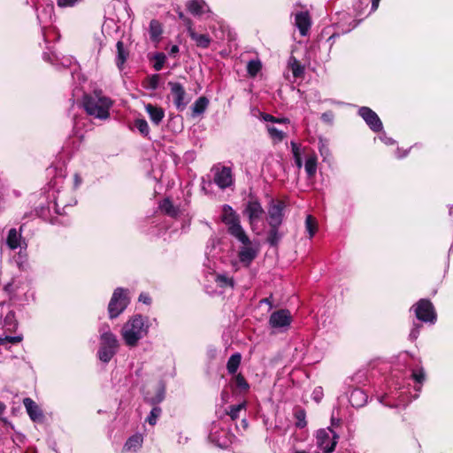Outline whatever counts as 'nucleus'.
I'll list each match as a JSON object with an SVG mask.
<instances>
[{"instance_id": "1", "label": "nucleus", "mask_w": 453, "mask_h": 453, "mask_svg": "<svg viewBox=\"0 0 453 453\" xmlns=\"http://www.w3.org/2000/svg\"><path fill=\"white\" fill-rule=\"evenodd\" d=\"M113 101L104 96L101 90H95L90 95H84L82 105L85 111L96 119H107L110 117V109Z\"/></svg>"}, {"instance_id": "2", "label": "nucleus", "mask_w": 453, "mask_h": 453, "mask_svg": "<svg viewBox=\"0 0 453 453\" xmlns=\"http://www.w3.org/2000/svg\"><path fill=\"white\" fill-rule=\"evenodd\" d=\"M149 327L148 319L137 314L124 324L121 336L127 346L134 347L148 334Z\"/></svg>"}, {"instance_id": "3", "label": "nucleus", "mask_w": 453, "mask_h": 453, "mask_svg": "<svg viewBox=\"0 0 453 453\" xmlns=\"http://www.w3.org/2000/svg\"><path fill=\"white\" fill-rule=\"evenodd\" d=\"M221 219L227 226L228 232L233 236L242 243L249 242V237L240 224L239 216L231 206L227 204L223 206Z\"/></svg>"}, {"instance_id": "4", "label": "nucleus", "mask_w": 453, "mask_h": 453, "mask_svg": "<svg viewBox=\"0 0 453 453\" xmlns=\"http://www.w3.org/2000/svg\"><path fill=\"white\" fill-rule=\"evenodd\" d=\"M268 221L272 227L269 241L272 244H275L280 241L278 234V227L282 222V205L281 202H273L268 209Z\"/></svg>"}, {"instance_id": "5", "label": "nucleus", "mask_w": 453, "mask_h": 453, "mask_svg": "<svg viewBox=\"0 0 453 453\" xmlns=\"http://www.w3.org/2000/svg\"><path fill=\"white\" fill-rule=\"evenodd\" d=\"M119 347V342L116 336L111 332H105L101 335V346L98 351V357L103 362H109L115 355Z\"/></svg>"}, {"instance_id": "6", "label": "nucleus", "mask_w": 453, "mask_h": 453, "mask_svg": "<svg viewBox=\"0 0 453 453\" xmlns=\"http://www.w3.org/2000/svg\"><path fill=\"white\" fill-rule=\"evenodd\" d=\"M420 321L434 324L437 319L433 303L428 299H420L411 308Z\"/></svg>"}, {"instance_id": "7", "label": "nucleus", "mask_w": 453, "mask_h": 453, "mask_svg": "<svg viewBox=\"0 0 453 453\" xmlns=\"http://www.w3.org/2000/svg\"><path fill=\"white\" fill-rule=\"evenodd\" d=\"M316 439L323 453H332L338 442L339 435L331 428L320 429L317 432Z\"/></svg>"}, {"instance_id": "8", "label": "nucleus", "mask_w": 453, "mask_h": 453, "mask_svg": "<svg viewBox=\"0 0 453 453\" xmlns=\"http://www.w3.org/2000/svg\"><path fill=\"white\" fill-rule=\"evenodd\" d=\"M128 298L123 288H117L110 301L108 310L111 319L118 317L127 306Z\"/></svg>"}, {"instance_id": "9", "label": "nucleus", "mask_w": 453, "mask_h": 453, "mask_svg": "<svg viewBox=\"0 0 453 453\" xmlns=\"http://www.w3.org/2000/svg\"><path fill=\"white\" fill-rule=\"evenodd\" d=\"M294 27L298 30L300 35H309L312 20L308 11H296L291 14Z\"/></svg>"}, {"instance_id": "10", "label": "nucleus", "mask_w": 453, "mask_h": 453, "mask_svg": "<svg viewBox=\"0 0 453 453\" xmlns=\"http://www.w3.org/2000/svg\"><path fill=\"white\" fill-rule=\"evenodd\" d=\"M306 349L307 344L303 339L298 337L289 342L288 345V352L291 355L289 361L295 365H299L306 354Z\"/></svg>"}, {"instance_id": "11", "label": "nucleus", "mask_w": 453, "mask_h": 453, "mask_svg": "<svg viewBox=\"0 0 453 453\" xmlns=\"http://www.w3.org/2000/svg\"><path fill=\"white\" fill-rule=\"evenodd\" d=\"M358 114L362 117V119L372 131L379 132L382 130V122L377 113L372 109L365 106L360 107L358 110Z\"/></svg>"}, {"instance_id": "12", "label": "nucleus", "mask_w": 453, "mask_h": 453, "mask_svg": "<svg viewBox=\"0 0 453 453\" xmlns=\"http://www.w3.org/2000/svg\"><path fill=\"white\" fill-rule=\"evenodd\" d=\"M214 171V182L220 188H226L233 182L231 169L226 166H215Z\"/></svg>"}, {"instance_id": "13", "label": "nucleus", "mask_w": 453, "mask_h": 453, "mask_svg": "<svg viewBox=\"0 0 453 453\" xmlns=\"http://www.w3.org/2000/svg\"><path fill=\"white\" fill-rule=\"evenodd\" d=\"M244 214L247 215L250 224L252 226L264 214V210L257 201L250 200L246 205Z\"/></svg>"}, {"instance_id": "14", "label": "nucleus", "mask_w": 453, "mask_h": 453, "mask_svg": "<svg viewBox=\"0 0 453 453\" xmlns=\"http://www.w3.org/2000/svg\"><path fill=\"white\" fill-rule=\"evenodd\" d=\"M168 86L170 87L171 92L174 97V104L178 110L182 111L185 109L187 102L185 98V89L181 84L178 82L169 81Z\"/></svg>"}, {"instance_id": "15", "label": "nucleus", "mask_w": 453, "mask_h": 453, "mask_svg": "<svg viewBox=\"0 0 453 453\" xmlns=\"http://www.w3.org/2000/svg\"><path fill=\"white\" fill-rule=\"evenodd\" d=\"M243 247L239 251V258L242 263L249 265L257 256V250L252 246L251 242L242 243Z\"/></svg>"}, {"instance_id": "16", "label": "nucleus", "mask_w": 453, "mask_h": 453, "mask_svg": "<svg viewBox=\"0 0 453 453\" xmlns=\"http://www.w3.org/2000/svg\"><path fill=\"white\" fill-rule=\"evenodd\" d=\"M367 394L360 388L353 389L349 398L350 404L355 408L363 407L367 403Z\"/></svg>"}, {"instance_id": "17", "label": "nucleus", "mask_w": 453, "mask_h": 453, "mask_svg": "<svg viewBox=\"0 0 453 453\" xmlns=\"http://www.w3.org/2000/svg\"><path fill=\"white\" fill-rule=\"evenodd\" d=\"M187 9L195 16H199L209 12V8L203 0H189L187 4Z\"/></svg>"}, {"instance_id": "18", "label": "nucleus", "mask_w": 453, "mask_h": 453, "mask_svg": "<svg viewBox=\"0 0 453 453\" xmlns=\"http://www.w3.org/2000/svg\"><path fill=\"white\" fill-rule=\"evenodd\" d=\"M23 403L31 419H33L34 421L42 419V411H40L35 402H34L31 398L27 397L23 400Z\"/></svg>"}, {"instance_id": "19", "label": "nucleus", "mask_w": 453, "mask_h": 453, "mask_svg": "<svg viewBox=\"0 0 453 453\" xmlns=\"http://www.w3.org/2000/svg\"><path fill=\"white\" fill-rule=\"evenodd\" d=\"M145 109L150 115L151 121L156 125H158L165 116L163 109L150 104L145 106Z\"/></svg>"}, {"instance_id": "20", "label": "nucleus", "mask_w": 453, "mask_h": 453, "mask_svg": "<svg viewBox=\"0 0 453 453\" xmlns=\"http://www.w3.org/2000/svg\"><path fill=\"white\" fill-rule=\"evenodd\" d=\"M317 156L312 153L306 157L304 169L309 178L315 176L317 172Z\"/></svg>"}, {"instance_id": "21", "label": "nucleus", "mask_w": 453, "mask_h": 453, "mask_svg": "<svg viewBox=\"0 0 453 453\" xmlns=\"http://www.w3.org/2000/svg\"><path fill=\"white\" fill-rule=\"evenodd\" d=\"M188 33L197 46L202 48H207L209 46L211 39L208 35L196 33L192 27L188 29Z\"/></svg>"}, {"instance_id": "22", "label": "nucleus", "mask_w": 453, "mask_h": 453, "mask_svg": "<svg viewBox=\"0 0 453 453\" xmlns=\"http://www.w3.org/2000/svg\"><path fill=\"white\" fill-rule=\"evenodd\" d=\"M293 416L296 420L295 425L297 428H303L306 426V412L301 407H296L293 411Z\"/></svg>"}, {"instance_id": "23", "label": "nucleus", "mask_w": 453, "mask_h": 453, "mask_svg": "<svg viewBox=\"0 0 453 453\" xmlns=\"http://www.w3.org/2000/svg\"><path fill=\"white\" fill-rule=\"evenodd\" d=\"M288 65L295 78L303 76L304 66L296 58L290 57Z\"/></svg>"}, {"instance_id": "24", "label": "nucleus", "mask_w": 453, "mask_h": 453, "mask_svg": "<svg viewBox=\"0 0 453 453\" xmlns=\"http://www.w3.org/2000/svg\"><path fill=\"white\" fill-rule=\"evenodd\" d=\"M4 327L7 332H15L18 328V321L15 318V313L9 311L4 319Z\"/></svg>"}, {"instance_id": "25", "label": "nucleus", "mask_w": 453, "mask_h": 453, "mask_svg": "<svg viewBox=\"0 0 453 453\" xmlns=\"http://www.w3.org/2000/svg\"><path fill=\"white\" fill-rule=\"evenodd\" d=\"M162 34V26L157 20H151L150 24V39L155 42H158L160 40V36Z\"/></svg>"}, {"instance_id": "26", "label": "nucleus", "mask_w": 453, "mask_h": 453, "mask_svg": "<svg viewBox=\"0 0 453 453\" xmlns=\"http://www.w3.org/2000/svg\"><path fill=\"white\" fill-rule=\"evenodd\" d=\"M242 356L240 353H235L232 355L226 364V369L229 373L234 374L236 372L240 364H241Z\"/></svg>"}, {"instance_id": "27", "label": "nucleus", "mask_w": 453, "mask_h": 453, "mask_svg": "<svg viewBox=\"0 0 453 453\" xmlns=\"http://www.w3.org/2000/svg\"><path fill=\"white\" fill-rule=\"evenodd\" d=\"M20 234L15 228H12L8 233L7 244L12 250H15L19 246Z\"/></svg>"}, {"instance_id": "28", "label": "nucleus", "mask_w": 453, "mask_h": 453, "mask_svg": "<svg viewBox=\"0 0 453 453\" xmlns=\"http://www.w3.org/2000/svg\"><path fill=\"white\" fill-rule=\"evenodd\" d=\"M266 128L274 143H280L283 140L282 131L275 127L273 124H267Z\"/></svg>"}, {"instance_id": "29", "label": "nucleus", "mask_w": 453, "mask_h": 453, "mask_svg": "<svg viewBox=\"0 0 453 453\" xmlns=\"http://www.w3.org/2000/svg\"><path fill=\"white\" fill-rule=\"evenodd\" d=\"M209 101L206 97L201 96L199 97L193 105V113L194 114H201L207 108Z\"/></svg>"}, {"instance_id": "30", "label": "nucleus", "mask_w": 453, "mask_h": 453, "mask_svg": "<svg viewBox=\"0 0 453 453\" xmlns=\"http://www.w3.org/2000/svg\"><path fill=\"white\" fill-rule=\"evenodd\" d=\"M270 326L273 328H278L283 326V311H277L271 315L269 320Z\"/></svg>"}, {"instance_id": "31", "label": "nucleus", "mask_w": 453, "mask_h": 453, "mask_svg": "<svg viewBox=\"0 0 453 453\" xmlns=\"http://www.w3.org/2000/svg\"><path fill=\"white\" fill-rule=\"evenodd\" d=\"M142 442V437L139 434H135L128 439V441L125 444V449L127 450H135L140 448Z\"/></svg>"}, {"instance_id": "32", "label": "nucleus", "mask_w": 453, "mask_h": 453, "mask_svg": "<svg viewBox=\"0 0 453 453\" xmlns=\"http://www.w3.org/2000/svg\"><path fill=\"white\" fill-rule=\"evenodd\" d=\"M117 50H118V61L117 65L119 67H121L127 58L128 56V52L124 49V43L120 41L117 42Z\"/></svg>"}, {"instance_id": "33", "label": "nucleus", "mask_w": 453, "mask_h": 453, "mask_svg": "<svg viewBox=\"0 0 453 453\" xmlns=\"http://www.w3.org/2000/svg\"><path fill=\"white\" fill-rule=\"evenodd\" d=\"M305 227L309 233L310 238H311L317 231V220L311 215H308L305 219Z\"/></svg>"}, {"instance_id": "34", "label": "nucleus", "mask_w": 453, "mask_h": 453, "mask_svg": "<svg viewBox=\"0 0 453 453\" xmlns=\"http://www.w3.org/2000/svg\"><path fill=\"white\" fill-rule=\"evenodd\" d=\"M160 210L164 211L165 213L174 216L177 213V211L173 207L172 202L168 199H165L159 206Z\"/></svg>"}, {"instance_id": "35", "label": "nucleus", "mask_w": 453, "mask_h": 453, "mask_svg": "<svg viewBox=\"0 0 453 453\" xmlns=\"http://www.w3.org/2000/svg\"><path fill=\"white\" fill-rule=\"evenodd\" d=\"M291 145H292V151H293V156L295 158V163H296V166L300 169L303 166V162H302V158H301V148L299 145H297L296 143H295L293 142H291Z\"/></svg>"}, {"instance_id": "36", "label": "nucleus", "mask_w": 453, "mask_h": 453, "mask_svg": "<svg viewBox=\"0 0 453 453\" xmlns=\"http://www.w3.org/2000/svg\"><path fill=\"white\" fill-rule=\"evenodd\" d=\"M261 69V63L259 60H251L247 65V70L250 76H255Z\"/></svg>"}, {"instance_id": "37", "label": "nucleus", "mask_w": 453, "mask_h": 453, "mask_svg": "<svg viewBox=\"0 0 453 453\" xmlns=\"http://www.w3.org/2000/svg\"><path fill=\"white\" fill-rule=\"evenodd\" d=\"M22 340L23 336L21 334L17 336L0 337V345H5L6 343L16 344L20 342Z\"/></svg>"}, {"instance_id": "38", "label": "nucleus", "mask_w": 453, "mask_h": 453, "mask_svg": "<svg viewBox=\"0 0 453 453\" xmlns=\"http://www.w3.org/2000/svg\"><path fill=\"white\" fill-rule=\"evenodd\" d=\"M244 408L245 403L237 405H232L227 414L231 417L232 419H236L239 417V412Z\"/></svg>"}, {"instance_id": "39", "label": "nucleus", "mask_w": 453, "mask_h": 453, "mask_svg": "<svg viewBox=\"0 0 453 453\" xmlns=\"http://www.w3.org/2000/svg\"><path fill=\"white\" fill-rule=\"evenodd\" d=\"M411 377L412 379L419 383V384H422L425 380V378H426V374H425V371L423 368H418L417 370H413L412 371V373H411Z\"/></svg>"}, {"instance_id": "40", "label": "nucleus", "mask_w": 453, "mask_h": 453, "mask_svg": "<svg viewBox=\"0 0 453 453\" xmlns=\"http://www.w3.org/2000/svg\"><path fill=\"white\" fill-rule=\"evenodd\" d=\"M161 414V409L159 407H154L151 411H150V416L148 417L147 418V421L154 426L157 422V418H158V416Z\"/></svg>"}, {"instance_id": "41", "label": "nucleus", "mask_w": 453, "mask_h": 453, "mask_svg": "<svg viewBox=\"0 0 453 453\" xmlns=\"http://www.w3.org/2000/svg\"><path fill=\"white\" fill-rule=\"evenodd\" d=\"M135 127L138 128V130L144 135H147L149 134V126L146 120L144 119H137L135 121Z\"/></svg>"}, {"instance_id": "42", "label": "nucleus", "mask_w": 453, "mask_h": 453, "mask_svg": "<svg viewBox=\"0 0 453 453\" xmlns=\"http://www.w3.org/2000/svg\"><path fill=\"white\" fill-rule=\"evenodd\" d=\"M235 383L236 386L242 390H247L249 388V384L242 374L236 375Z\"/></svg>"}, {"instance_id": "43", "label": "nucleus", "mask_w": 453, "mask_h": 453, "mask_svg": "<svg viewBox=\"0 0 453 453\" xmlns=\"http://www.w3.org/2000/svg\"><path fill=\"white\" fill-rule=\"evenodd\" d=\"M323 395L324 392L321 387H316L311 394V397L316 403H319L322 400Z\"/></svg>"}, {"instance_id": "44", "label": "nucleus", "mask_w": 453, "mask_h": 453, "mask_svg": "<svg viewBox=\"0 0 453 453\" xmlns=\"http://www.w3.org/2000/svg\"><path fill=\"white\" fill-rule=\"evenodd\" d=\"M159 75L154 74L148 78V88L150 89H156L158 86Z\"/></svg>"}, {"instance_id": "45", "label": "nucleus", "mask_w": 453, "mask_h": 453, "mask_svg": "<svg viewBox=\"0 0 453 453\" xmlns=\"http://www.w3.org/2000/svg\"><path fill=\"white\" fill-rule=\"evenodd\" d=\"M319 150L320 155L323 157L324 160L326 159L330 156V150H329L327 145L322 140L319 141Z\"/></svg>"}, {"instance_id": "46", "label": "nucleus", "mask_w": 453, "mask_h": 453, "mask_svg": "<svg viewBox=\"0 0 453 453\" xmlns=\"http://www.w3.org/2000/svg\"><path fill=\"white\" fill-rule=\"evenodd\" d=\"M421 327L422 326L420 324H414L413 325V327L410 333V340L411 341H415L418 335H419V333H420V330H421Z\"/></svg>"}, {"instance_id": "47", "label": "nucleus", "mask_w": 453, "mask_h": 453, "mask_svg": "<svg viewBox=\"0 0 453 453\" xmlns=\"http://www.w3.org/2000/svg\"><path fill=\"white\" fill-rule=\"evenodd\" d=\"M165 57L163 54H158L156 56V63L154 65V68L157 71H159L162 69L164 63H165Z\"/></svg>"}, {"instance_id": "48", "label": "nucleus", "mask_w": 453, "mask_h": 453, "mask_svg": "<svg viewBox=\"0 0 453 453\" xmlns=\"http://www.w3.org/2000/svg\"><path fill=\"white\" fill-rule=\"evenodd\" d=\"M334 115L333 111H326L321 115V119L326 124H333Z\"/></svg>"}, {"instance_id": "49", "label": "nucleus", "mask_w": 453, "mask_h": 453, "mask_svg": "<svg viewBox=\"0 0 453 453\" xmlns=\"http://www.w3.org/2000/svg\"><path fill=\"white\" fill-rule=\"evenodd\" d=\"M388 397V395H381L380 397H378V400L380 403L385 404L386 406H388V407H397L400 403H402L403 402V400L402 399H399V403H388L386 402V398ZM401 395L398 396V398H400Z\"/></svg>"}, {"instance_id": "50", "label": "nucleus", "mask_w": 453, "mask_h": 453, "mask_svg": "<svg viewBox=\"0 0 453 453\" xmlns=\"http://www.w3.org/2000/svg\"><path fill=\"white\" fill-rule=\"evenodd\" d=\"M216 280L221 285V286H233V280L228 279L227 277L224 275H218Z\"/></svg>"}, {"instance_id": "51", "label": "nucleus", "mask_w": 453, "mask_h": 453, "mask_svg": "<svg viewBox=\"0 0 453 453\" xmlns=\"http://www.w3.org/2000/svg\"><path fill=\"white\" fill-rule=\"evenodd\" d=\"M178 16L181 20H183L188 29H189V27H192L191 20L188 18H187L182 12H178Z\"/></svg>"}, {"instance_id": "52", "label": "nucleus", "mask_w": 453, "mask_h": 453, "mask_svg": "<svg viewBox=\"0 0 453 453\" xmlns=\"http://www.w3.org/2000/svg\"><path fill=\"white\" fill-rule=\"evenodd\" d=\"M263 118H264V119H265V121H271V122H272V124H273V123H279V124H281V122H282V119H281L274 118L273 116L269 115V114H265V115L263 116Z\"/></svg>"}, {"instance_id": "53", "label": "nucleus", "mask_w": 453, "mask_h": 453, "mask_svg": "<svg viewBox=\"0 0 453 453\" xmlns=\"http://www.w3.org/2000/svg\"><path fill=\"white\" fill-rule=\"evenodd\" d=\"M380 139L381 142H383L387 145H392L395 143V141L392 138L388 137L385 134H382L380 136Z\"/></svg>"}, {"instance_id": "54", "label": "nucleus", "mask_w": 453, "mask_h": 453, "mask_svg": "<svg viewBox=\"0 0 453 453\" xmlns=\"http://www.w3.org/2000/svg\"><path fill=\"white\" fill-rule=\"evenodd\" d=\"M139 301L142 302L145 304H150L151 302L150 297L147 294H141L139 296Z\"/></svg>"}, {"instance_id": "55", "label": "nucleus", "mask_w": 453, "mask_h": 453, "mask_svg": "<svg viewBox=\"0 0 453 453\" xmlns=\"http://www.w3.org/2000/svg\"><path fill=\"white\" fill-rule=\"evenodd\" d=\"M292 322V317L289 311L285 310V328Z\"/></svg>"}, {"instance_id": "56", "label": "nucleus", "mask_w": 453, "mask_h": 453, "mask_svg": "<svg viewBox=\"0 0 453 453\" xmlns=\"http://www.w3.org/2000/svg\"><path fill=\"white\" fill-rule=\"evenodd\" d=\"M380 0H372L371 11L374 12L377 10Z\"/></svg>"}, {"instance_id": "57", "label": "nucleus", "mask_w": 453, "mask_h": 453, "mask_svg": "<svg viewBox=\"0 0 453 453\" xmlns=\"http://www.w3.org/2000/svg\"><path fill=\"white\" fill-rule=\"evenodd\" d=\"M179 51V48L177 45H173L172 48H171V50H170V53L171 54H175Z\"/></svg>"}, {"instance_id": "58", "label": "nucleus", "mask_w": 453, "mask_h": 453, "mask_svg": "<svg viewBox=\"0 0 453 453\" xmlns=\"http://www.w3.org/2000/svg\"><path fill=\"white\" fill-rule=\"evenodd\" d=\"M4 409H5L4 404L0 403V414L4 412Z\"/></svg>"}, {"instance_id": "59", "label": "nucleus", "mask_w": 453, "mask_h": 453, "mask_svg": "<svg viewBox=\"0 0 453 453\" xmlns=\"http://www.w3.org/2000/svg\"><path fill=\"white\" fill-rule=\"evenodd\" d=\"M449 215H451V216L453 215V204H452V205H449Z\"/></svg>"}, {"instance_id": "60", "label": "nucleus", "mask_w": 453, "mask_h": 453, "mask_svg": "<svg viewBox=\"0 0 453 453\" xmlns=\"http://www.w3.org/2000/svg\"><path fill=\"white\" fill-rule=\"evenodd\" d=\"M403 156H405V154H403V155L396 154V157L399 158L403 157Z\"/></svg>"}, {"instance_id": "61", "label": "nucleus", "mask_w": 453, "mask_h": 453, "mask_svg": "<svg viewBox=\"0 0 453 453\" xmlns=\"http://www.w3.org/2000/svg\"><path fill=\"white\" fill-rule=\"evenodd\" d=\"M267 302H268L267 298H265L264 300L261 301V303H267Z\"/></svg>"}, {"instance_id": "62", "label": "nucleus", "mask_w": 453, "mask_h": 453, "mask_svg": "<svg viewBox=\"0 0 453 453\" xmlns=\"http://www.w3.org/2000/svg\"><path fill=\"white\" fill-rule=\"evenodd\" d=\"M162 399H163V396H160V397L158 398L157 402L162 401Z\"/></svg>"}, {"instance_id": "63", "label": "nucleus", "mask_w": 453, "mask_h": 453, "mask_svg": "<svg viewBox=\"0 0 453 453\" xmlns=\"http://www.w3.org/2000/svg\"><path fill=\"white\" fill-rule=\"evenodd\" d=\"M296 453H306L304 451H296Z\"/></svg>"}]
</instances>
